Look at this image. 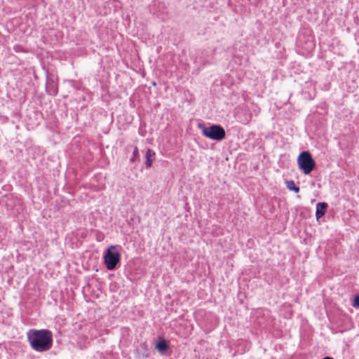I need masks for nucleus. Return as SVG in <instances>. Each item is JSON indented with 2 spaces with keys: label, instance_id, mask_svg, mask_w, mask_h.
Wrapping results in <instances>:
<instances>
[{
  "label": "nucleus",
  "instance_id": "nucleus-13",
  "mask_svg": "<svg viewBox=\"0 0 359 359\" xmlns=\"http://www.w3.org/2000/svg\"><path fill=\"white\" fill-rule=\"evenodd\" d=\"M354 308H358L359 307V294H356L354 296L352 304Z\"/></svg>",
  "mask_w": 359,
  "mask_h": 359
},
{
  "label": "nucleus",
  "instance_id": "nucleus-12",
  "mask_svg": "<svg viewBox=\"0 0 359 359\" xmlns=\"http://www.w3.org/2000/svg\"><path fill=\"white\" fill-rule=\"evenodd\" d=\"M140 161V154H139V150L137 147H135L133 156L130 158V161L135 163L136 162H139Z\"/></svg>",
  "mask_w": 359,
  "mask_h": 359
},
{
  "label": "nucleus",
  "instance_id": "nucleus-9",
  "mask_svg": "<svg viewBox=\"0 0 359 359\" xmlns=\"http://www.w3.org/2000/svg\"><path fill=\"white\" fill-rule=\"evenodd\" d=\"M327 208L328 205L325 202L317 203L316 208V217L317 219L323 217L325 215Z\"/></svg>",
  "mask_w": 359,
  "mask_h": 359
},
{
  "label": "nucleus",
  "instance_id": "nucleus-7",
  "mask_svg": "<svg viewBox=\"0 0 359 359\" xmlns=\"http://www.w3.org/2000/svg\"><path fill=\"white\" fill-rule=\"evenodd\" d=\"M46 91L53 97L58 93L57 78L53 74H46Z\"/></svg>",
  "mask_w": 359,
  "mask_h": 359
},
{
  "label": "nucleus",
  "instance_id": "nucleus-11",
  "mask_svg": "<svg viewBox=\"0 0 359 359\" xmlns=\"http://www.w3.org/2000/svg\"><path fill=\"white\" fill-rule=\"evenodd\" d=\"M286 187L290 191H293L296 194L299 193L300 191L299 187L296 185L293 180L287 181Z\"/></svg>",
  "mask_w": 359,
  "mask_h": 359
},
{
  "label": "nucleus",
  "instance_id": "nucleus-14",
  "mask_svg": "<svg viewBox=\"0 0 359 359\" xmlns=\"http://www.w3.org/2000/svg\"><path fill=\"white\" fill-rule=\"evenodd\" d=\"M322 359H333V358L330 356H325V357L323 358Z\"/></svg>",
  "mask_w": 359,
  "mask_h": 359
},
{
  "label": "nucleus",
  "instance_id": "nucleus-8",
  "mask_svg": "<svg viewBox=\"0 0 359 359\" xmlns=\"http://www.w3.org/2000/svg\"><path fill=\"white\" fill-rule=\"evenodd\" d=\"M156 349L161 353L164 354L170 349L169 342L163 337H159L156 343Z\"/></svg>",
  "mask_w": 359,
  "mask_h": 359
},
{
  "label": "nucleus",
  "instance_id": "nucleus-15",
  "mask_svg": "<svg viewBox=\"0 0 359 359\" xmlns=\"http://www.w3.org/2000/svg\"><path fill=\"white\" fill-rule=\"evenodd\" d=\"M144 356H145V358H147L149 356V354L147 353V354L144 355Z\"/></svg>",
  "mask_w": 359,
  "mask_h": 359
},
{
  "label": "nucleus",
  "instance_id": "nucleus-1",
  "mask_svg": "<svg viewBox=\"0 0 359 359\" xmlns=\"http://www.w3.org/2000/svg\"><path fill=\"white\" fill-rule=\"evenodd\" d=\"M31 348L37 352H46L53 346V333L47 329H30L27 332Z\"/></svg>",
  "mask_w": 359,
  "mask_h": 359
},
{
  "label": "nucleus",
  "instance_id": "nucleus-2",
  "mask_svg": "<svg viewBox=\"0 0 359 359\" xmlns=\"http://www.w3.org/2000/svg\"><path fill=\"white\" fill-rule=\"evenodd\" d=\"M198 128L201 130L202 135L212 140L222 141L226 137L224 128L219 124H212L210 126H205L203 123H199Z\"/></svg>",
  "mask_w": 359,
  "mask_h": 359
},
{
  "label": "nucleus",
  "instance_id": "nucleus-3",
  "mask_svg": "<svg viewBox=\"0 0 359 359\" xmlns=\"http://www.w3.org/2000/svg\"><path fill=\"white\" fill-rule=\"evenodd\" d=\"M103 259L107 270L113 271L117 269L121 264V253L117 249V246L109 247L104 254Z\"/></svg>",
  "mask_w": 359,
  "mask_h": 359
},
{
  "label": "nucleus",
  "instance_id": "nucleus-10",
  "mask_svg": "<svg viewBox=\"0 0 359 359\" xmlns=\"http://www.w3.org/2000/svg\"><path fill=\"white\" fill-rule=\"evenodd\" d=\"M155 152L151 149H147L145 153V165L147 168H151L154 158Z\"/></svg>",
  "mask_w": 359,
  "mask_h": 359
},
{
  "label": "nucleus",
  "instance_id": "nucleus-6",
  "mask_svg": "<svg viewBox=\"0 0 359 359\" xmlns=\"http://www.w3.org/2000/svg\"><path fill=\"white\" fill-rule=\"evenodd\" d=\"M297 43L299 46L305 45L306 49H312L314 47L313 38L311 36V30L303 29L301 30L297 38Z\"/></svg>",
  "mask_w": 359,
  "mask_h": 359
},
{
  "label": "nucleus",
  "instance_id": "nucleus-4",
  "mask_svg": "<svg viewBox=\"0 0 359 359\" xmlns=\"http://www.w3.org/2000/svg\"><path fill=\"white\" fill-rule=\"evenodd\" d=\"M297 164L304 175H309L315 168L316 163L309 151H302L297 158Z\"/></svg>",
  "mask_w": 359,
  "mask_h": 359
},
{
  "label": "nucleus",
  "instance_id": "nucleus-5",
  "mask_svg": "<svg viewBox=\"0 0 359 359\" xmlns=\"http://www.w3.org/2000/svg\"><path fill=\"white\" fill-rule=\"evenodd\" d=\"M217 48H215L212 50L211 55H209V52L207 50H200L196 53L194 56V62L198 67H201L207 64L212 62L213 56L215 54Z\"/></svg>",
  "mask_w": 359,
  "mask_h": 359
}]
</instances>
